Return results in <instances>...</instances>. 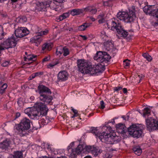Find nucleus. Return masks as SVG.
<instances>
[{"mask_svg":"<svg viewBox=\"0 0 158 158\" xmlns=\"http://www.w3.org/2000/svg\"><path fill=\"white\" fill-rule=\"evenodd\" d=\"M132 9L129 10V12H119L117 15V18L123 21L126 23L133 22L136 19L135 7L133 6Z\"/></svg>","mask_w":158,"mask_h":158,"instance_id":"nucleus-6","label":"nucleus"},{"mask_svg":"<svg viewBox=\"0 0 158 158\" xmlns=\"http://www.w3.org/2000/svg\"><path fill=\"white\" fill-rule=\"evenodd\" d=\"M50 59L49 57H46L43 59V62H45L48 61Z\"/></svg>","mask_w":158,"mask_h":158,"instance_id":"nucleus-47","label":"nucleus"},{"mask_svg":"<svg viewBox=\"0 0 158 158\" xmlns=\"http://www.w3.org/2000/svg\"><path fill=\"white\" fill-rule=\"evenodd\" d=\"M45 119L43 118L40 120V123L43 125H47L49 122V117H45Z\"/></svg>","mask_w":158,"mask_h":158,"instance_id":"nucleus-30","label":"nucleus"},{"mask_svg":"<svg viewBox=\"0 0 158 158\" xmlns=\"http://www.w3.org/2000/svg\"><path fill=\"white\" fill-rule=\"evenodd\" d=\"M105 157L106 158H111L112 157V156L110 155L108 153H106L105 155Z\"/></svg>","mask_w":158,"mask_h":158,"instance_id":"nucleus-51","label":"nucleus"},{"mask_svg":"<svg viewBox=\"0 0 158 158\" xmlns=\"http://www.w3.org/2000/svg\"><path fill=\"white\" fill-rule=\"evenodd\" d=\"M38 90L40 94L39 99L41 102L45 105H51L53 98L51 95L52 92L50 89L44 85H40L38 87Z\"/></svg>","mask_w":158,"mask_h":158,"instance_id":"nucleus-2","label":"nucleus"},{"mask_svg":"<svg viewBox=\"0 0 158 158\" xmlns=\"http://www.w3.org/2000/svg\"><path fill=\"white\" fill-rule=\"evenodd\" d=\"M111 121H109V123H112L113 124H114V123H115V121L114 119H112Z\"/></svg>","mask_w":158,"mask_h":158,"instance_id":"nucleus-62","label":"nucleus"},{"mask_svg":"<svg viewBox=\"0 0 158 158\" xmlns=\"http://www.w3.org/2000/svg\"><path fill=\"white\" fill-rule=\"evenodd\" d=\"M5 81V78L3 77H0V84L1 85Z\"/></svg>","mask_w":158,"mask_h":158,"instance_id":"nucleus-46","label":"nucleus"},{"mask_svg":"<svg viewBox=\"0 0 158 158\" xmlns=\"http://www.w3.org/2000/svg\"><path fill=\"white\" fill-rule=\"evenodd\" d=\"M55 1H56L57 2L60 3H61L63 2V1H64V0H55Z\"/></svg>","mask_w":158,"mask_h":158,"instance_id":"nucleus-60","label":"nucleus"},{"mask_svg":"<svg viewBox=\"0 0 158 158\" xmlns=\"http://www.w3.org/2000/svg\"><path fill=\"white\" fill-rule=\"evenodd\" d=\"M27 60H28V61L29 60H32V61H35L36 59H35L34 60H33L32 59V57H31V56H27Z\"/></svg>","mask_w":158,"mask_h":158,"instance_id":"nucleus-52","label":"nucleus"},{"mask_svg":"<svg viewBox=\"0 0 158 158\" xmlns=\"http://www.w3.org/2000/svg\"><path fill=\"white\" fill-rule=\"evenodd\" d=\"M77 63L80 72L83 74L89 73L92 75L102 73L105 69V66L108 65L107 63L106 65V63H102L103 65L98 64L93 67L90 62L84 59L77 60Z\"/></svg>","mask_w":158,"mask_h":158,"instance_id":"nucleus-1","label":"nucleus"},{"mask_svg":"<svg viewBox=\"0 0 158 158\" xmlns=\"http://www.w3.org/2000/svg\"><path fill=\"white\" fill-rule=\"evenodd\" d=\"M89 19L92 21H94L95 20V19L94 18L92 17H89Z\"/></svg>","mask_w":158,"mask_h":158,"instance_id":"nucleus-61","label":"nucleus"},{"mask_svg":"<svg viewBox=\"0 0 158 158\" xmlns=\"http://www.w3.org/2000/svg\"><path fill=\"white\" fill-rule=\"evenodd\" d=\"M20 20L22 22H26L27 20V18L25 16H23L20 18Z\"/></svg>","mask_w":158,"mask_h":158,"instance_id":"nucleus-43","label":"nucleus"},{"mask_svg":"<svg viewBox=\"0 0 158 158\" xmlns=\"http://www.w3.org/2000/svg\"><path fill=\"white\" fill-rule=\"evenodd\" d=\"M72 110L73 111V112L74 113V114L71 117L72 118H74L76 116H77L78 115V112L77 111L74 109L73 108H72Z\"/></svg>","mask_w":158,"mask_h":158,"instance_id":"nucleus-37","label":"nucleus"},{"mask_svg":"<svg viewBox=\"0 0 158 158\" xmlns=\"http://www.w3.org/2000/svg\"><path fill=\"white\" fill-rule=\"evenodd\" d=\"M39 158H55V157H51V156L47 157L46 156H44L40 157Z\"/></svg>","mask_w":158,"mask_h":158,"instance_id":"nucleus-56","label":"nucleus"},{"mask_svg":"<svg viewBox=\"0 0 158 158\" xmlns=\"http://www.w3.org/2000/svg\"><path fill=\"white\" fill-rule=\"evenodd\" d=\"M63 48L62 47H59L56 49V54L57 55L61 54L63 53Z\"/></svg>","mask_w":158,"mask_h":158,"instance_id":"nucleus-34","label":"nucleus"},{"mask_svg":"<svg viewBox=\"0 0 158 158\" xmlns=\"http://www.w3.org/2000/svg\"><path fill=\"white\" fill-rule=\"evenodd\" d=\"M80 36L84 40H86L87 39V37L85 35H80Z\"/></svg>","mask_w":158,"mask_h":158,"instance_id":"nucleus-57","label":"nucleus"},{"mask_svg":"<svg viewBox=\"0 0 158 158\" xmlns=\"http://www.w3.org/2000/svg\"><path fill=\"white\" fill-rule=\"evenodd\" d=\"M133 151L134 153L136 155L139 156L142 152V150L140 147L139 146H135L134 147L133 149Z\"/></svg>","mask_w":158,"mask_h":158,"instance_id":"nucleus-24","label":"nucleus"},{"mask_svg":"<svg viewBox=\"0 0 158 158\" xmlns=\"http://www.w3.org/2000/svg\"><path fill=\"white\" fill-rule=\"evenodd\" d=\"M48 110L46 105L40 102L38 103L37 107L30 108L27 114L31 119H38L41 116H45L47 114Z\"/></svg>","mask_w":158,"mask_h":158,"instance_id":"nucleus-3","label":"nucleus"},{"mask_svg":"<svg viewBox=\"0 0 158 158\" xmlns=\"http://www.w3.org/2000/svg\"><path fill=\"white\" fill-rule=\"evenodd\" d=\"M89 131L90 132H91L94 134L95 135L97 136V137H98L99 139V136L101 135L102 134V133H99L98 132L97 127H91Z\"/></svg>","mask_w":158,"mask_h":158,"instance_id":"nucleus-26","label":"nucleus"},{"mask_svg":"<svg viewBox=\"0 0 158 158\" xmlns=\"http://www.w3.org/2000/svg\"><path fill=\"white\" fill-rule=\"evenodd\" d=\"M84 11L89 12L90 14H95L97 12V9L93 6H87L84 8Z\"/></svg>","mask_w":158,"mask_h":158,"instance_id":"nucleus-17","label":"nucleus"},{"mask_svg":"<svg viewBox=\"0 0 158 158\" xmlns=\"http://www.w3.org/2000/svg\"><path fill=\"white\" fill-rule=\"evenodd\" d=\"M105 14L103 13H101L98 15V19L104 18Z\"/></svg>","mask_w":158,"mask_h":158,"instance_id":"nucleus-44","label":"nucleus"},{"mask_svg":"<svg viewBox=\"0 0 158 158\" xmlns=\"http://www.w3.org/2000/svg\"><path fill=\"white\" fill-rule=\"evenodd\" d=\"M51 3V0L44 1L43 2H37L35 3V9L38 11H47V8L49 7V4Z\"/></svg>","mask_w":158,"mask_h":158,"instance_id":"nucleus-14","label":"nucleus"},{"mask_svg":"<svg viewBox=\"0 0 158 158\" xmlns=\"http://www.w3.org/2000/svg\"><path fill=\"white\" fill-rule=\"evenodd\" d=\"M93 146H86L84 148L83 145L79 144L75 149L72 150V153L71 156L73 158H75L77 155L80 154L81 153L91 152Z\"/></svg>","mask_w":158,"mask_h":158,"instance_id":"nucleus-9","label":"nucleus"},{"mask_svg":"<svg viewBox=\"0 0 158 158\" xmlns=\"http://www.w3.org/2000/svg\"><path fill=\"white\" fill-rule=\"evenodd\" d=\"M111 58V56L107 52L103 51H98L97 52L94 59L101 63H105L107 64L109 62Z\"/></svg>","mask_w":158,"mask_h":158,"instance_id":"nucleus-10","label":"nucleus"},{"mask_svg":"<svg viewBox=\"0 0 158 158\" xmlns=\"http://www.w3.org/2000/svg\"><path fill=\"white\" fill-rule=\"evenodd\" d=\"M52 48V44L51 43H46L44 44L42 46L43 51H50Z\"/></svg>","mask_w":158,"mask_h":158,"instance_id":"nucleus-25","label":"nucleus"},{"mask_svg":"<svg viewBox=\"0 0 158 158\" xmlns=\"http://www.w3.org/2000/svg\"><path fill=\"white\" fill-rule=\"evenodd\" d=\"M42 40V36L39 35L34 36L31 39V42L35 43V45L37 46H38Z\"/></svg>","mask_w":158,"mask_h":158,"instance_id":"nucleus-18","label":"nucleus"},{"mask_svg":"<svg viewBox=\"0 0 158 158\" xmlns=\"http://www.w3.org/2000/svg\"><path fill=\"white\" fill-rule=\"evenodd\" d=\"M100 108L103 109L105 107V106L104 105V101L103 100H102L100 101Z\"/></svg>","mask_w":158,"mask_h":158,"instance_id":"nucleus-41","label":"nucleus"},{"mask_svg":"<svg viewBox=\"0 0 158 158\" xmlns=\"http://www.w3.org/2000/svg\"><path fill=\"white\" fill-rule=\"evenodd\" d=\"M103 5L105 6H110V4L109 3V1H106V2H103Z\"/></svg>","mask_w":158,"mask_h":158,"instance_id":"nucleus-50","label":"nucleus"},{"mask_svg":"<svg viewBox=\"0 0 158 158\" xmlns=\"http://www.w3.org/2000/svg\"><path fill=\"white\" fill-rule=\"evenodd\" d=\"M107 128V129H108V130L110 132H111V128L110 127H106Z\"/></svg>","mask_w":158,"mask_h":158,"instance_id":"nucleus-63","label":"nucleus"},{"mask_svg":"<svg viewBox=\"0 0 158 158\" xmlns=\"http://www.w3.org/2000/svg\"><path fill=\"white\" fill-rule=\"evenodd\" d=\"M10 141L9 139H6L0 143V148L2 149H6L10 146Z\"/></svg>","mask_w":158,"mask_h":158,"instance_id":"nucleus-19","label":"nucleus"},{"mask_svg":"<svg viewBox=\"0 0 158 158\" xmlns=\"http://www.w3.org/2000/svg\"><path fill=\"white\" fill-rule=\"evenodd\" d=\"M152 25L155 27H156L158 26V19H157V22H153Z\"/></svg>","mask_w":158,"mask_h":158,"instance_id":"nucleus-53","label":"nucleus"},{"mask_svg":"<svg viewBox=\"0 0 158 158\" xmlns=\"http://www.w3.org/2000/svg\"><path fill=\"white\" fill-rule=\"evenodd\" d=\"M122 89V87L121 86H118L114 88V90L116 91H118L121 90Z\"/></svg>","mask_w":158,"mask_h":158,"instance_id":"nucleus-45","label":"nucleus"},{"mask_svg":"<svg viewBox=\"0 0 158 158\" xmlns=\"http://www.w3.org/2000/svg\"><path fill=\"white\" fill-rule=\"evenodd\" d=\"M114 45L110 41H107L105 43L104 45V48L107 51H109L113 48Z\"/></svg>","mask_w":158,"mask_h":158,"instance_id":"nucleus-22","label":"nucleus"},{"mask_svg":"<svg viewBox=\"0 0 158 158\" xmlns=\"http://www.w3.org/2000/svg\"><path fill=\"white\" fill-rule=\"evenodd\" d=\"M139 124H133L128 128V133L133 138L136 139L141 137L143 135V127Z\"/></svg>","mask_w":158,"mask_h":158,"instance_id":"nucleus-8","label":"nucleus"},{"mask_svg":"<svg viewBox=\"0 0 158 158\" xmlns=\"http://www.w3.org/2000/svg\"><path fill=\"white\" fill-rule=\"evenodd\" d=\"M105 21V20L104 18L100 19L98 20V22L99 23H104Z\"/></svg>","mask_w":158,"mask_h":158,"instance_id":"nucleus-49","label":"nucleus"},{"mask_svg":"<svg viewBox=\"0 0 158 158\" xmlns=\"http://www.w3.org/2000/svg\"><path fill=\"white\" fill-rule=\"evenodd\" d=\"M74 142H72L70 144L69 146H70L72 148L74 146Z\"/></svg>","mask_w":158,"mask_h":158,"instance_id":"nucleus-64","label":"nucleus"},{"mask_svg":"<svg viewBox=\"0 0 158 158\" xmlns=\"http://www.w3.org/2000/svg\"><path fill=\"white\" fill-rule=\"evenodd\" d=\"M151 110L148 107H146L144 109L143 116L144 117L146 115H149L150 114Z\"/></svg>","mask_w":158,"mask_h":158,"instance_id":"nucleus-32","label":"nucleus"},{"mask_svg":"<svg viewBox=\"0 0 158 158\" xmlns=\"http://www.w3.org/2000/svg\"><path fill=\"white\" fill-rule=\"evenodd\" d=\"M99 152V149L97 147H94L93 146L91 153L96 156L98 155Z\"/></svg>","mask_w":158,"mask_h":158,"instance_id":"nucleus-27","label":"nucleus"},{"mask_svg":"<svg viewBox=\"0 0 158 158\" xmlns=\"http://www.w3.org/2000/svg\"><path fill=\"white\" fill-rule=\"evenodd\" d=\"M63 56H66L69 54V49L66 47H63Z\"/></svg>","mask_w":158,"mask_h":158,"instance_id":"nucleus-35","label":"nucleus"},{"mask_svg":"<svg viewBox=\"0 0 158 158\" xmlns=\"http://www.w3.org/2000/svg\"><path fill=\"white\" fill-rule=\"evenodd\" d=\"M36 77L40 75H42L44 74L43 72H38L34 73Z\"/></svg>","mask_w":158,"mask_h":158,"instance_id":"nucleus-42","label":"nucleus"},{"mask_svg":"<svg viewBox=\"0 0 158 158\" xmlns=\"http://www.w3.org/2000/svg\"><path fill=\"white\" fill-rule=\"evenodd\" d=\"M61 3L57 2L55 0H54L53 2L51 1V3L49 4V7L51 9L54 10L57 8V6L60 5Z\"/></svg>","mask_w":158,"mask_h":158,"instance_id":"nucleus-23","label":"nucleus"},{"mask_svg":"<svg viewBox=\"0 0 158 158\" xmlns=\"http://www.w3.org/2000/svg\"><path fill=\"white\" fill-rule=\"evenodd\" d=\"M48 30H46L44 31H41L40 32H39L38 35L40 36H42V35H46L48 33Z\"/></svg>","mask_w":158,"mask_h":158,"instance_id":"nucleus-38","label":"nucleus"},{"mask_svg":"<svg viewBox=\"0 0 158 158\" xmlns=\"http://www.w3.org/2000/svg\"><path fill=\"white\" fill-rule=\"evenodd\" d=\"M106 25L108 28L113 31L116 30L118 35L121 37L125 38L128 34V32L124 29L120 23H117L114 19L108 21Z\"/></svg>","mask_w":158,"mask_h":158,"instance_id":"nucleus-5","label":"nucleus"},{"mask_svg":"<svg viewBox=\"0 0 158 158\" xmlns=\"http://www.w3.org/2000/svg\"><path fill=\"white\" fill-rule=\"evenodd\" d=\"M123 92L124 94H126L127 92V89L126 88H124L123 89Z\"/></svg>","mask_w":158,"mask_h":158,"instance_id":"nucleus-59","label":"nucleus"},{"mask_svg":"<svg viewBox=\"0 0 158 158\" xmlns=\"http://www.w3.org/2000/svg\"><path fill=\"white\" fill-rule=\"evenodd\" d=\"M57 64L58 63H55L54 64H49L47 65V68L50 69L52 68L55 65Z\"/></svg>","mask_w":158,"mask_h":158,"instance_id":"nucleus-40","label":"nucleus"},{"mask_svg":"<svg viewBox=\"0 0 158 158\" xmlns=\"http://www.w3.org/2000/svg\"><path fill=\"white\" fill-rule=\"evenodd\" d=\"M57 77V80L56 82L64 81L68 79V74L65 71H61L59 73Z\"/></svg>","mask_w":158,"mask_h":158,"instance_id":"nucleus-16","label":"nucleus"},{"mask_svg":"<svg viewBox=\"0 0 158 158\" xmlns=\"http://www.w3.org/2000/svg\"><path fill=\"white\" fill-rule=\"evenodd\" d=\"M29 31L27 28L23 27H19L15 31V36L14 35H12L10 38L13 36L15 39H16L17 40L16 41V42L17 43V41L18 40V38H22L29 34ZM17 44V43H16Z\"/></svg>","mask_w":158,"mask_h":158,"instance_id":"nucleus-13","label":"nucleus"},{"mask_svg":"<svg viewBox=\"0 0 158 158\" xmlns=\"http://www.w3.org/2000/svg\"><path fill=\"white\" fill-rule=\"evenodd\" d=\"M99 139L102 142L110 144L118 143L120 141L118 136L113 135H111L110 134L106 132L102 133L101 135L99 136Z\"/></svg>","mask_w":158,"mask_h":158,"instance_id":"nucleus-7","label":"nucleus"},{"mask_svg":"<svg viewBox=\"0 0 158 158\" xmlns=\"http://www.w3.org/2000/svg\"><path fill=\"white\" fill-rule=\"evenodd\" d=\"M127 61H128V59L124 60L123 61V65L125 67L129 66L130 63Z\"/></svg>","mask_w":158,"mask_h":158,"instance_id":"nucleus-39","label":"nucleus"},{"mask_svg":"<svg viewBox=\"0 0 158 158\" xmlns=\"http://www.w3.org/2000/svg\"><path fill=\"white\" fill-rule=\"evenodd\" d=\"M31 121L27 118L21 119L20 123L15 124V132L20 137L26 136L28 135V130L31 127Z\"/></svg>","mask_w":158,"mask_h":158,"instance_id":"nucleus-4","label":"nucleus"},{"mask_svg":"<svg viewBox=\"0 0 158 158\" xmlns=\"http://www.w3.org/2000/svg\"><path fill=\"white\" fill-rule=\"evenodd\" d=\"M7 87V84L6 83H3L0 87V94H2L5 93L6 89Z\"/></svg>","mask_w":158,"mask_h":158,"instance_id":"nucleus-29","label":"nucleus"},{"mask_svg":"<svg viewBox=\"0 0 158 158\" xmlns=\"http://www.w3.org/2000/svg\"><path fill=\"white\" fill-rule=\"evenodd\" d=\"M9 64V62L7 61H6L5 62L3 63L2 65L3 67H6Z\"/></svg>","mask_w":158,"mask_h":158,"instance_id":"nucleus-48","label":"nucleus"},{"mask_svg":"<svg viewBox=\"0 0 158 158\" xmlns=\"http://www.w3.org/2000/svg\"><path fill=\"white\" fill-rule=\"evenodd\" d=\"M3 27L2 26H0V40L3 38Z\"/></svg>","mask_w":158,"mask_h":158,"instance_id":"nucleus-36","label":"nucleus"},{"mask_svg":"<svg viewBox=\"0 0 158 158\" xmlns=\"http://www.w3.org/2000/svg\"><path fill=\"white\" fill-rule=\"evenodd\" d=\"M115 127L117 132L120 133L122 136L125 137L127 136L128 128H127L124 124L119 123L116 124Z\"/></svg>","mask_w":158,"mask_h":158,"instance_id":"nucleus-15","label":"nucleus"},{"mask_svg":"<svg viewBox=\"0 0 158 158\" xmlns=\"http://www.w3.org/2000/svg\"><path fill=\"white\" fill-rule=\"evenodd\" d=\"M20 116V114L19 113H16L15 114V118H17Z\"/></svg>","mask_w":158,"mask_h":158,"instance_id":"nucleus-54","label":"nucleus"},{"mask_svg":"<svg viewBox=\"0 0 158 158\" xmlns=\"http://www.w3.org/2000/svg\"><path fill=\"white\" fill-rule=\"evenodd\" d=\"M143 10L146 14L152 16L158 19V8L154 5L146 6L143 8Z\"/></svg>","mask_w":158,"mask_h":158,"instance_id":"nucleus-11","label":"nucleus"},{"mask_svg":"<svg viewBox=\"0 0 158 158\" xmlns=\"http://www.w3.org/2000/svg\"><path fill=\"white\" fill-rule=\"evenodd\" d=\"M90 24L89 23H85L78 27V29L74 30V32H77L78 31H85L87 28L89 27Z\"/></svg>","mask_w":158,"mask_h":158,"instance_id":"nucleus-20","label":"nucleus"},{"mask_svg":"<svg viewBox=\"0 0 158 158\" xmlns=\"http://www.w3.org/2000/svg\"><path fill=\"white\" fill-rule=\"evenodd\" d=\"M147 127L150 131L158 130V120L152 118H150L146 119Z\"/></svg>","mask_w":158,"mask_h":158,"instance_id":"nucleus-12","label":"nucleus"},{"mask_svg":"<svg viewBox=\"0 0 158 158\" xmlns=\"http://www.w3.org/2000/svg\"><path fill=\"white\" fill-rule=\"evenodd\" d=\"M12 156L15 158H23V154L21 151H17L15 152L14 155H12Z\"/></svg>","mask_w":158,"mask_h":158,"instance_id":"nucleus-28","label":"nucleus"},{"mask_svg":"<svg viewBox=\"0 0 158 158\" xmlns=\"http://www.w3.org/2000/svg\"><path fill=\"white\" fill-rule=\"evenodd\" d=\"M143 56L149 61H151L152 60V57L148 53H143Z\"/></svg>","mask_w":158,"mask_h":158,"instance_id":"nucleus-33","label":"nucleus"},{"mask_svg":"<svg viewBox=\"0 0 158 158\" xmlns=\"http://www.w3.org/2000/svg\"><path fill=\"white\" fill-rule=\"evenodd\" d=\"M69 16V14L68 13H65L60 15L59 17V19L60 21H62L67 18Z\"/></svg>","mask_w":158,"mask_h":158,"instance_id":"nucleus-31","label":"nucleus"},{"mask_svg":"<svg viewBox=\"0 0 158 158\" xmlns=\"http://www.w3.org/2000/svg\"><path fill=\"white\" fill-rule=\"evenodd\" d=\"M36 77V76L34 74V73L32 74L31 76H30V77L31 78V79H33Z\"/></svg>","mask_w":158,"mask_h":158,"instance_id":"nucleus-55","label":"nucleus"},{"mask_svg":"<svg viewBox=\"0 0 158 158\" xmlns=\"http://www.w3.org/2000/svg\"><path fill=\"white\" fill-rule=\"evenodd\" d=\"M72 148L70 146H69V145L67 149V150H68V152L69 151V150H70L71 149V151L72 152V148Z\"/></svg>","mask_w":158,"mask_h":158,"instance_id":"nucleus-58","label":"nucleus"},{"mask_svg":"<svg viewBox=\"0 0 158 158\" xmlns=\"http://www.w3.org/2000/svg\"><path fill=\"white\" fill-rule=\"evenodd\" d=\"M84 12V8L82 9H75L71 10L70 14L72 16L80 15Z\"/></svg>","mask_w":158,"mask_h":158,"instance_id":"nucleus-21","label":"nucleus"}]
</instances>
